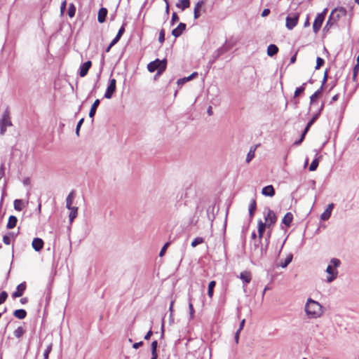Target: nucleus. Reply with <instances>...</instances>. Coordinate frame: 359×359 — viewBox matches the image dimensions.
<instances>
[{
  "mask_svg": "<svg viewBox=\"0 0 359 359\" xmlns=\"http://www.w3.org/2000/svg\"><path fill=\"white\" fill-rule=\"evenodd\" d=\"M305 311L310 318H316L323 313L322 306L318 302L309 299L305 306Z\"/></svg>",
  "mask_w": 359,
  "mask_h": 359,
  "instance_id": "obj_1",
  "label": "nucleus"
},
{
  "mask_svg": "<svg viewBox=\"0 0 359 359\" xmlns=\"http://www.w3.org/2000/svg\"><path fill=\"white\" fill-rule=\"evenodd\" d=\"M166 59H163L162 60L156 59L154 61H152L147 65V69L149 72H154L157 70L156 76H160L166 69Z\"/></svg>",
  "mask_w": 359,
  "mask_h": 359,
  "instance_id": "obj_2",
  "label": "nucleus"
},
{
  "mask_svg": "<svg viewBox=\"0 0 359 359\" xmlns=\"http://www.w3.org/2000/svg\"><path fill=\"white\" fill-rule=\"evenodd\" d=\"M331 264L332 265H329L326 269V272L328 273V276L327 277V281L328 283L333 281L336 278L337 271L335 268L340 265V261L337 258H333L331 259Z\"/></svg>",
  "mask_w": 359,
  "mask_h": 359,
  "instance_id": "obj_3",
  "label": "nucleus"
},
{
  "mask_svg": "<svg viewBox=\"0 0 359 359\" xmlns=\"http://www.w3.org/2000/svg\"><path fill=\"white\" fill-rule=\"evenodd\" d=\"M299 15V12L290 13L285 19V27L292 30L297 25Z\"/></svg>",
  "mask_w": 359,
  "mask_h": 359,
  "instance_id": "obj_4",
  "label": "nucleus"
},
{
  "mask_svg": "<svg viewBox=\"0 0 359 359\" xmlns=\"http://www.w3.org/2000/svg\"><path fill=\"white\" fill-rule=\"evenodd\" d=\"M327 13V9L325 8L322 11V13H319L316 16V18L313 23V30L315 34H317L320 31V29L322 27V25L325 20Z\"/></svg>",
  "mask_w": 359,
  "mask_h": 359,
  "instance_id": "obj_5",
  "label": "nucleus"
},
{
  "mask_svg": "<svg viewBox=\"0 0 359 359\" xmlns=\"http://www.w3.org/2000/svg\"><path fill=\"white\" fill-rule=\"evenodd\" d=\"M12 123L11 121L8 111H5L3 114L2 118L0 120V134L4 135L6 131L8 126H11Z\"/></svg>",
  "mask_w": 359,
  "mask_h": 359,
  "instance_id": "obj_6",
  "label": "nucleus"
},
{
  "mask_svg": "<svg viewBox=\"0 0 359 359\" xmlns=\"http://www.w3.org/2000/svg\"><path fill=\"white\" fill-rule=\"evenodd\" d=\"M265 222L267 225V228H270L271 226H273L276 221H277V217L274 212L270 209H268L266 215H265Z\"/></svg>",
  "mask_w": 359,
  "mask_h": 359,
  "instance_id": "obj_7",
  "label": "nucleus"
},
{
  "mask_svg": "<svg viewBox=\"0 0 359 359\" xmlns=\"http://www.w3.org/2000/svg\"><path fill=\"white\" fill-rule=\"evenodd\" d=\"M346 9L342 7H340V8L334 9L331 12L330 15L331 16V18L334 19V21L338 22V20L341 18L346 16Z\"/></svg>",
  "mask_w": 359,
  "mask_h": 359,
  "instance_id": "obj_8",
  "label": "nucleus"
},
{
  "mask_svg": "<svg viewBox=\"0 0 359 359\" xmlns=\"http://www.w3.org/2000/svg\"><path fill=\"white\" fill-rule=\"evenodd\" d=\"M116 89V80L115 79H111L109 80V86L104 94V97L107 99H110L113 94L115 93Z\"/></svg>",
  "mask_w": 359,
  "mask_h": 359,
  "instance_id": "obj_9",
  "label": "nucleus"
},
{
  "mask_svg": "<svg viewBox=\"0 0 359 359\" xmlns=\"http://www.w3.org/2000/svg\"><path fill=\"white\" fill-rule=\"evenodd\" d=\"M27 288V284L25 282L21 283L19 284L17 287L16 290L12 294V297L15 299L17 297H20L23 295L25 291Z\"/></svg>",
  "mask_w": 359,
  "mask_h": 359,
  "instance_id": "obj_10",
  "label": "nucleus"
},
{
  "mask_svg": "<svg viewBox=\"0 0 359 359\" xmlns=\"http://www.w3.org/2000/svg\"><path fill=\"white\" fill-rule=\"evenodd\" d=\"M91 66H92L91 61L88 60V61L84 62L81 66L80 69H79L80 76L84 77L85 76H86L88 72L89 69L91 67Z\"/></svg>",
  "mask_w": 359,
  "mask_h": 359,
  "instance_id": "obj_11",
  "label": "nucleus"
},
{
  "mask_svg": "<svg viewBox=\"0 0 359 359\" xmlns=\"http://www.w3.org/2000/svg\"><path fill=\"white\" fill-rule=\"evenodd\" d=\"M43 241L41 238H35L32 241V248L37 252L41 250L43 248Z\"/></svg>",
  "mask_w": 359,
  "mask_h": 359,
  "instance_id": "obj_12",
  "label": "nucleus"
},
{
  "mask_svg": "<svg viewBox=\"0 0 359 359\" xmlns=\"http://www.w3.org/2000/svg\"><path fill=\"white\" fill-rule=\"evenodd\" d=\"M186 27H187L186 24H184L183 22H180L178 25V26L172 31V34L175 37L180 36L182 34V32L186 29Z\"/></svg>",
  "mask_w": 359,
  "mask_h": 359,
  "instance_id": "obj_13",
  "label": "nucleus"
},
{
  "mask_svg": "<svg viewBox=\"0 0 359 359\" xmlns=\"http://www.w3.org/2000/svg\"><path fill=\"white\" fill-rule=\"evenodd\" d=\"M333 208H334V204L333 203L329 204L327 205V208L325 209V210L321 214V215H320L321 219L327 220L331 216V213H332Z\"/></svg>",
  "mask_w": 359,
  "mask_h": 359,
  "instance_id": "obj_14",
  "label": "nucleus"
},
{
  "mask_svg": "<svg viewBox=\"0 0 359 359\" xmlns=\"http://www.w3.org/2000/svg\"><path fill=\"white\" fill-rule=\"evenodd\" d=\"M205 4L204 1H198L194 7V17L195 19H198L201 16L200 11L202 8V6Z\"/></svg>",
  "mask_w": 359,
  "mask_h": 359,
  "instance_id": "obj_15",
  "label": "nucleus"
},
{
  "mask_svg": "<svg viewBox=\"0 0 359 359\" xmlns=\"http://www.w3.org/2000/svg\"><path fill=\"white\" fill-rule=\"evenodd\" d=\"M262 194L266 196L272 197L275 195V190L272 185H268L262 190Z\"/></svg>",
  "mask_w": 359,
  "mask_h": 359,
  "instance_id": "obj_16",
  "label": "nucleus"
},
{
  "mask_svg": "<svg viewBox=\"0 0 359 359\" xmlns=\"http://www.w3.org/2000/svg\"><path fill=\"white\" fill-rule=\"evenodd\" d=\"M107 13V9L105 8H101L99 10L97 15V20L99 22L102 23L106 20Z\"/></svg>",
  "mask_w": 359,
  "mask_h": 359,
  "instance_id": "obj_17",
  "label": "nucleus"
},
{
  "mask_svg": "<svg viewBox=\"0 0 359 359\" xmlns=\"http://www.w3.org/2000/svg\"><path fill=\"white\" fill-rule=\"evenodd\" d=\"M15 236L13 232H9L3 236V242L7 245H9L12 241H15Z\"/></svg>",
  "mask_w": 359,
  "mask_h": 359,
  "instance_id": "obj_18",
  "label": "nucleus"
},
{
  "mask_svg": "<svg viewBox=\"0 0 359 359\" xmlns=\"http://www.w3.org/2000/svg\"><path fill=\"white\" fill-rule=\"evenodd\" d=\"M240 278L245 283H249L252 280V274L248 271H245L241 273Z\"/></svg>",
  "mask_w": 359,
  "mask_h": 359,
  "instance_id": "obj_19",
  "label": "nucleus"
},
{
  "mask_svg": "<svg viewBox=\"0 0 359 359\" xmlns=\"http://www.w3.org/2000/svg\"><path fill=\"white\" fill-rule=\"evenodd\" d=\"M293 220V215L291 212H287L283 218L282 222L287 226L290 227Z\"/></svg>",
  "mask_w": 359,
  "mask_h": 359,
  "instance_id": "obj_20",
  "label": "nucleus"
},
{
  "mask_svg": "<svg viewBox=\"0 0 359 359\" xmlns=\"http://www.w3.org/2000/svg\"><path fill=\"white\" fill-rule=\"evenodd\" d=\"M190 6L189 0H179L176 4V7L182 11H184Z\"/></svg>",
  "mask_w": 359,
  "mask_h": 359,
  "instance_id": "obj_21",
  "label": "nucleus"
},
{
  "mask_svg": "<svg viewBox=\"0 0 359 359\" xmlns=\"http://www.w3.org/2000/svg\"><path fill=\"white\" fill-rule=\"evenodd\" d=\"M266 227L267 225L264 224L262 220L258 221V235L259 241H261L262 238L263 234Z\"/></svg>",
  "mask_w": 359,
  "mask_h": 359,
  "instance_id": "obj_22",
  "label": "nucleus"
},
{
  "mask_svg": "<svg viewBox=\"0 0 359 359\" xmlns=\"http://www.w3.org/2000/svg\"><path fill=\"white\" fill-rule=\"evenodd\" d=\"M259 144L255 145V147H252L250 148L249 152L247 154L246 156V163H249L255 157V153L258 147H259Z\"/></svg>",
  "mask_w": 359,
  "mask_h": 359,
  "instance_id": "obj_23",
  "label": "nucleus"
},
{
  "mask_svg": "<svg viewBox=\"0 0 359 359\" xmlns=\"http://www.w3.org/2000/svg\"><path fill=\"white\" fill-rule=\"evenodd\" d=\"M18 219L15 216L11 215L8 218V221L6 225L7 229H13L17 224Z\"/></svg>",
  "mask_w": 359,
  "mask_h": 359,
  "instance_id": "obj_24",
  "label": "nucleus"
},
{
  "mask_svg": "<svg viewBox=\"0 0 359 359\" xmlns=\"http://www.w3.org/2000/svg\"><path fill=\"white\" fill-rule=\"evenodd\" d=\"M256 208H257L256 201L255 199H252L250 201V203L249 205V215H250V219L253 218Z\"/></svg>",
  "mask_w": 359,
  "mask_h": 359,
  "instance_id": "obj_25",
  "label": "nucleus"
},
{
  "mask_svg": "<svg viewBox=\"0 0 359 359\" xmlns=\"http://www.w3.org/2000/svg\"><path fill=\"white\" fill-rule=\"evenodd\" d=\"M278 52V48L275 44H271L267 48V54L269 56H273Z\"/></svg>",
  "mask_w": 359,
  "mask_h": 359,
  "instance_id": "obj_26",
  "label": "nucleus"
},
{
  "mask_svg": "<svg viewBox=\"0 0 359 359\" xmlns=\"http://www.w3.org/2000/svg\"><path fill=\"white\" fill-rule=\"evenodd\" d=\"M13 316L18 319H24L27 316V312L24 309H17L13 312Z\"/></svg>",
  "mask_w": 359,
  "mask_h": 359,
  "instance_id": "obj_27",
  "label": "nucleus"
},
{
  "mask_svg": "<svg viewBox=\"0 0 359 359\" xmlns=\"http://www.w3.org/2000/svg\"><path fill=\"white\" fill-rule=\"evenodd\" d=\"M74 199V191H72L69 194V195L67 196V199H66V206L68 209L73 207L72 205L73 203Z\"/></svg>",
  "mask_w": 359,
  "mask_h": 359,
  "instance_id": "obj_28",
  "label": "nucleus"
},
{
  "mask_svg": "<svg viewBox=\"0 0 359 359\" xmlns=\"http://www.w3.org/2000/svg\"><path fill=\"white\" fill-rule=\"evenodd\" d=\"M99 104H100V100L98 99L95 100L90 109L89 116L90 118H93L95 116L97 108L99 106Z\"/></svg>",
  "mask_w": 359,
  "mask_h": 359,
  "instance_id": "obj_29",
  "label": "nucleus"
},
{
  "mask_svg": "<svg viewBox=\"0 0 359 359\" xmlns=\"http://www.w3.org/2000/svg\"><path fill=\"white\" fill-rule=\"evenodd\" d=\"M337 22L334 21V19L331 18V16L330 15L328 18V20L326 22V25H325V27L323 28V31L327 32H329V30L332 28V27Z\"/></svg>",
  "mask_w": 359,
  "mask_h": 359,
  "instance_id": "obj_30",
  "label": "nucleus"
},
{
  "mask_svg": "<svg viewBox=\"0 0 359 359\" xmlns=\"http://www.w3.org/2000/svg\"><path fill=\"white\" fill-rule=\"evenodd\" d=\"M70 210L69 212V221L70 222H72L73 220L76 217L77 213H78V208L77 207H72L71 208H69Z\"/></svg>",
  "mask_w": 359,
  "mask_h": 359,
  "instance_id": "obj_31",
  "label": "nucleus"
},
{
  "mask_svg": "<svg viewBox=\"0 0 359 359\" xmlns=\"http://www.w3.org/2000/svg\"><path fill=\"white\" fill-rule=\"evenodd\" d=\"M322 86L317 90L311 97H310V102L313 103L322 94Z\"/></svg>",
  "mask_w": 359,
  "mask_h": 359,
  "instance_id": "obj_32",
  "label": "nucleus"
},
{
  "mask_svg": "<svg viewBox=\"0 0 359 359\" xmlns=\"http://www.w3.org/2000/svg\"><path fill=\"white\" fill-rule=\"evenodd\" d=\"M215 285H216V282L215 280H212L209 283L208 295L210 298H212L213 296V290H214V287H215Z\"/></svg>",
  "mask_w": 359,
  "mask_h": 359,
  "instance_id": "obj_33",
  "label": "nucleus"
},
{
  "mask_svg": "<svg viewBox=\"0 0 359 359\" xmlns=\"http://www.w3.org/2000/svg\"><path fill=\"white\" fill-rule=\"evenodd\" d=\"M13 205H14L15 210H16L18 211H20L23 208L24 203L22 200L16 199L14 201Z\"/></svg>",
  "mask_w": 359,
  "mask_h": 359,
  "instance_id": "obj_34",
  "label": "nucleus"
},
{
  "mask_svg": "<svg viewBox=\"0 0 359 359\" xmlns=\"http://www.w3.org/2000/svg\"><path fill=\"white\" fill-rule=\"evenodd\" d=\"M124 32H125V27L123 25H122L121 27L119 29L116 37L113 39L114 43H117L120 40V39H121V36L123 35V34L124 33Z\"/></svg>",
  "mask_w": 359,
  "mask_h": 359,
  "instance_id": "obj_35",
  "label": "nucleus"
},
{
  "mask_svg": "<svg viewBox=\"0 0 359 359\" xmlns=\"http://www.w3.org/2000/svg\"><path fill=\"white\" fill-rule=\"evenodd\" d=\"M76 13V7L74 4H70L68 8V15L69 18H73Z\"/></svg>",
  "mask_w": 359,
  "mask_h": 359,
  "instance_id": "obj_36",
  "label": "nucleus"
},
{
  "mask_svg": "<svg viewBox=\"0 0 359 359\" xmlns=\"http://www.w3.org/2000/svg\"><path fill=\"white\" fill-rule=\"evenodd\" d=\"M305 86H306V83H304L302 86L297 88L295 90L294 94V97H298L301 93H304V91L305 90Z\"/></svg>",
  "mask_w": 359,
  "mask_h": 359,
  "instance_id": "obj_37",
  "label": "nucleus"
},
{
  "mask_svg": "<svg viewBox=\"0 0 359 359\" xmlns=\"http://www.w3.org/2000/svg\"><path fill=\"white\" fill-rule=\"evenodd\" d=\"M24 333L25 330L22 327H19L14 331V335L17 338H20L24 334Z\"/></svg>",
  "mask_w": 359,
  "mask_h": 359,
  "instance_id": "obj_38",
  "label": "nucleus"
},
{
  "mask_svg": "<svg viewBox=\"0 0 359 359\" xmlns=\"http://www.w3.org/2000/svg\"><path fill=\"white\" fill-rule=\"evenodd\" d=\"M204 242V239L202 237H197L194 239L191 242V246L193 248L196 247L198 245L202 244Z\"/></svg>",
  "mask_w": 359,
  "mask_h": 359,
  "instance_id": "obj_39",
  "label": "nucleus"
},
{
  "mask_svg": "<svg viewBox=\"0 0 359 359\" xmlns=\"http://www.w3.org/2000/svg\"><path fill=\"white\" fill-rule=\"evenodd\" d=\"M318 117V114H315L312 118L311 119V121L307 123L306 126V132H308L309 128H311V126L314 123V122L317 120Z\"/></svg>",
  "mask_w": 359,
  "mask_h": 359,
  "instance_id": "obj_40",
  "label": "nucleus"
},
{
  "mask_svg": "<svg viewBox=\"0 0 359 359\" xmlns=\"http://www.w3.org/2000/svg\"><path fill=\"white\" fill-rule=\"evenodd\" d=\"M318 163H319L318 159V158L314 159L311 162V165L309 166V170L310 171H315L317 169L318 166Z\"/></svg>",
  "mask_w": 359,
  "mask_h": 359,
  "instance_id": "obj_41",
  "label": "nucleus"
},
{
  "mask_svg": "<svg viewBox=\"0 0 359 359\" xmlns=\"http://www.w3.org/2000/svg\"><path fill=\"white\" fill-rule=\"evenodd\" d=\"M292 255H289L285 259L284 262L283 263H280V266H282L283 268H285L292 261Z\"/></svg>",
  "mask_w": 359,
  "mask_h": 359,
  "instance_id": "obj_42",
  "label": "nucleus"
},
{
  "mask_svg": "<svg viewBox=\"0 0 359 359\" xmlns=\"http://www.w3.org/2000/svg\"><path fill=\"white\" fill-rule=\"evenodd\" d=\"M325 63V61L323 58L318 57L316 59V69H320Z\"/></svg>",
  "mask_w": 359,
  "mask_h": 359,
  "instance_id": "obj_43",
  "label": "nucleus"
},
{
  "mask_svg": "<svg viewBox=\"0 0 359 359\" xmlns=\"http://www.w3.org/2000/svg\"><path fill=\"white\" fill-rule=\"evenodd\" d=\"M8 297V294L5 291H2L0 294V304L6 302Z\"/></svg>",
  "mask_w": 359,
  "mask_h": 359,
  "instance_id": "obj_44",
  "label": "nucleus"
},
{
  "mask_svg": "<svg viewBox=\"0 0 359 359\" xmlns=\"http://www.w3.org/2000/svg\"><path fill=\"white\" fill-rule=\"evenodd\" d=\"M170 242H169V241L164 244V245L163 246L162 249L160 251V253H159L160 257H163L164 255V254L165 253V251H166L167 248H168V246L170 245Z\"/></svg>",
  "mask_w": 359,
  "mask_h": 359,
  "instance_id": "obj_45",
  "label": "nucleus"
},
{
  "mask_svg": "<svg viewBox=\"0 0 359 359\" xmlns=\"http://www.w3.org/2000/svg\"><path fill=\"white\" fill-rule=\"evenodd\" d=\"M52 350V345H49L46 349L45 350L44 353H43V357H44V359H48V356H49V353H50Z\"/></svg>",
  "mask_w": 359,
  "mask_h": 359,
  "instance_id": "obj_46",
  "label": "nucleus"
},
{
  "mask_svg": "<svg viewBox=\"0 0 359 359\" xmlns=\"http://www.w3.org/2000/svg\"><path fill=\"white\" fill-rule=\"evenodd\" d=\"M189 309L190 317H191V319H193L194 318L195 311H194V309L193 304L191 303V301L189 302Z\"/></svg>",
  "mask_w": 359,
  "mask_h": 359,
  "instance_id": "obj_47",
  "label": "nucleus"
},
{
  "mask_svg": "<svg viewBox=\"0 0 359 359\" xmlns=\"http://www.w3.org/2000/svg\"><path fill=\"white\" fill-rule=\"evenodd\" d=\"M66 6H67V1L66 0H64L62 4H61V6H60V15H63L64 13H65V11L66 10Z\"/></svg>",
  "mask_w": 359,
  "mask_h": 359,
  "instance_id": "obj_48",
  "label": "nucleus"
},
{
  "mask_svg": "<svg viewBox=\"0 0 359 359\" xmlns=\"http://www.w3.org/2000/svg\"><path fill=\"white\" fill-rule=\"evenodd\" d=\"M158 41L161 43H163L165 41V32L161 29L159 32Z\"/></svg>",
  "mask_w": 359,
  "mask_h": 359,
  "instance_id": "obj_49",
  "label": "nucleus"
},
{
  "mask_svg": "<svg viewBox=\"0 0 359 359\" xmlns=\"http://www.w3.org/2000/svg\"><path fill=\"white\" fill-rule=\"evenodd\" d=\"M158 346V342L156 340L154 341L151 343V353H157L156 348Z\"/></svg>",
  "mask_w": 359,
  "mask_h": 359,
  "instance_id": "obj_50",
  "label": "nucleus"
},
{
  "mask_svg": "<svg viewBox=\"0 0 359 359\" xmlns=\"http://www.w3.org/2000/svg\"><path fill=\"white\" fill-rule=\"evenodd\" d=\"M84 121V119L83 118H81L79 123H77V126H76V134L77 136L79 135V130H80V128L81 127V125L83 124Z\"/></svg>",
  "mask_w": 359,
  "mask_h": 359,
  "instance_id": "obj_51",
  "label": "nucleus"
},
{
  "mask_svg": "<svg viewBox=\"0 0 359 359\" xmlns=\"http://www.w3.org/2000/svg\"><path fill=\"white\" fill-rule=\"evenodd\" d=\"M178 21H179L178 15H177L176 13H173L172 14V18H171V23H172V25H174L175 22H177Z\"/></svg>",
  "mask_w": 359,
  "mask_h": 359,
  "instance_id": "obj_52",
  "label": "nucleus"
},
{
  "mask_svg": "<svg viewBox=\"0 0 359 359\" xmlns=\"http://www.w3.org/2000/svg\"><path fill=\"white\" fill-rule=\"evenodd\" d=\"M306 133H307V132H306V128H305L303 133L302 134L300 139L298 141H296L294 142V144L297 145L300 144L302 143V142L304 140Z\"/></svg>",
  "mask_w": 359,
  "mask_h": 359,
  "instance_id": "obj_53",
  "label": "nucleus"
},
{
  "mask_svg": "<svg viewBox=\"0 0 359 359\" xmlns=\"http://www.w3.org/2000/svg\"><path fill=\"white\" fill-rule=\"evenodd\" d=\"M359 70V65L356 64L353 68V79H355V77L357 76V74Z\"/></svg>",
  "mask_w": 359,
  "mask_h": 359,
  "instance_id": "obj_54",
  "label": "nucleus"
},
{
  "mask_svg": "<svg viewBox=\"0 0 359 359\" xmlns=\"http://www.w3.org/2000/svg\"><path fill=\"white\" fill-rule=\"evenodd\" d=\"M270 13V10L269 8H265L263 10L262 13V17H266Z\"/></svg>",
  "mask_w": 359,
  "mask_h": 359,
  "instance_id": "obj_55",
  "label": "nucleus"
},
{
  "mask_svg": "<svg viewBox=\"0 0 359 359\" xmlns=\"http://www.w3.org/2000/svg\"><path fill=\"white\" fill-rule=\"evenodd\" d=\"M116 43H114V40L111 41V42L109 43L108 47L106 48L105 51L106 53H109L110 49L116 44Z\"/></svg>",
  "mask_w": 359,
  "mask_h": 359,
  "instance_id": "obj_56",
  "label": "nucleus"
},
{
  "mask_svg": "<svg viewBox=\"0 0 359 359\" xmlns=\"http://www.w3.org/2000/svg\"><path fill=\"white\" fill-rule=\"evenodd\" d=\"M143 344V342L142 341H140V342H137V343H135L133 345V347L135 349L140 348V346H142Z\"/></svg>",
  "mask_w": 359,
  "mask_h": 359,
  "instance_id": "obj_57",
  "label": "nucleus"
},
{
  "mask_svg": "<svg viewBox=\"0 0 359 359\" xmlns=\"http://www.w3.org/2000/svg\"><path fill=\"white\" fill-rule=\"evenodd\" d=\"M153 332L151 330H149L147 334L146 335L144 336V339L146 340H149L150 339V337H151Z\"/></svg>",
  "mask_w": 359,
  "mask_h": 359,
  "instance_id": "obj_58",
  "label": "nucleus"
},
{
  "mask_svg": "<svg viewBox=\"0 0 359 359\" xmlns=\"http://www.w3.org/2000/svg\"><path fill=\"white\" fill-rule=\"evenodd\" d=\"M196 75H197V73L194 72V73L191 74L189 76L184 78V80L186 79V81H189L192 78L195 77Z\"/></svg>",
  "mask_w": 359,
  "mask_h": 359,
  "instance_id": "obj_59",
  "label": "nucleus"
},
{
  "mask_svg": "<svg viewBox=\"0 0 359 359\" xmlns=\"http://www.w3.org/2000/svg\"><path fill=\"white\" fill-rule=\"evenodd\" d=\"M240 332V330H237V332L235 334V341L236 344L238 343Z\"/></svg>",
  "mask_w": 359,
  "mask_h": 359,
  "instance_id": "obj_60",
  "label": "nucleus"
},
{
  "mask_svg": "<svg viewBox=\"0 0 359 359\" xmlns=\"http://www.w3.org/2000/svg\"><path fill=\"white\" fill-rule=\"evenodd\" d=\"M297 59V53L290 58V63L293 64L296 62Z\"/></svg>",
  "mask_w": 359,
  "mask_h": 359,
  "instance_id": "obj_61",
  "label": "nucleus"
},
{
  "mask_svg": "<svg viewBox=\"0 0 359 359\" xmlns=\"http://www.w3.org/2000/svg\"><path fill=\"white\" fill-rule=\"evenodd\" d=\"M245 319H243V320H241V323H240L239 329H238V330L241 331V330L243 329V326H244V325H245Z\"/></svg>",
  "mask_w": 359,
  "mask_h": 359,
  "instance_id": "obj_62",
  "label": "nucleus"
},
{
  "mask_svg": "<svg viewBox=\"0 0 359 359\" xmlns=\"http://www.w3.org/2000/svg\"><path fill=\"white\" fill-rule=\"evenodd\" d=\"M20 302L24 304L28 302V299L27 297L22 298L20 299Z\"/></svg>",
  "mask_w": 359,
  "mask_h": 359,
  "instance_id": "obj_63",
  "label": "nucleus"
},
{
  "mask_svg": "<svg viewBox=\"0 0 359 359\" xmlns=\"http://www.w3.org/2000/svg\"><path fill=\"white\" fill-rule=\"evenodd\" d=\"M310 25V22H309V18L307 17L306 19V21L304 22V27H309Z\"/></svg>",
  "mask_w": 359,
  "mask_h": 359,
  "instance_id": "obj_64",
  "label": "nucleus"
}]
</instances>
